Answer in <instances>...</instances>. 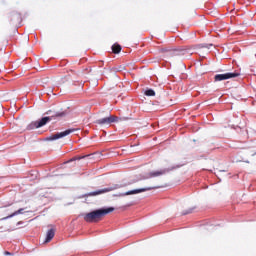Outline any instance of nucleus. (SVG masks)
Returning <instances> with one entry per match:
<instances>
[{
  "mask_svg": "<svg viewBox=\"0 0 256 256\" xmlns=\"http://www.w3.org/2000/svg\"><path fill=\"white\" fill-rule=\"evenodd\" d=\"M113 211H115L114 207L97 209L85 214L84 220L87 221V223H97L101 221L105 215H108V213H113Z\"/></svg>",
  "mask_w": 256,
  "mask_h": 256,
  "instance_id": "f257e3e1",
  "label": "nucleus"
},
{
  "mask_svg": "<svg viewBox=\"0 0 256 256\" xmlns=\"http://www.w3.org/2000/svg\"><path fill=\"white\" fill-rule=\"evenodd\" d=\"M175 168H165L162 170L152 171L150 173H147L143 176V179H153V177H161V175H165L169 173L170 171H173Z\"/></svg>",
  "mask_w": 256,
  "mask_h": 256,
  "instance_id": "f03ea898",
  "label": "nucleus"
},
{
  "mask_svg": "<svg viewBox=\"0 0 256 256\" xmlns=\"http://www.w3.org/2000/svg\"><path fill=\"white\" fill-rule=\"evenodd\" d=\"M74 131L75 129H68L64 132L52 134L50 137L47 138V141H56V139H62V137H67V135H71V133H74Z\"/></svg>",
  "mask_w": 256,
  "mask_h": 256,
  "instance_id": "7ed1b4c3",
  "label": "nucleus"
},
{
  "mask_svg": "<svg viewBox=\"0 0 256 256\" xmlns=\"http://www.w3.org/2000/svg\"><path fill=\"white\" fill-rule=\"evenodd\" d=\"M235 77H239V73L237 72H228L225 74H217L215 75V81H226V79H233Z\"/></svg>",
  "mask_w": 256,
  "mask_h": 256,
  "instance_id": "20e7f679",
  "label": "nucleus"
},
{
  "mask_svg": "<svg viewBox=\"0 0 256 256\" xmlns=\"http://www.w3.org/2000/svg\"><path fill=\"white\" fill-rule=\"evenodd\" d=\"M119 121V118L117 116H109L106 118H101L96 121L98 125H111V123H117Z\"/></svg>",
  "mask_w": 256,
  "mask_h": 256,
  "instance_id": "39448f33",
  "label": "nucleus"
},
{
  "mask_svg": "<svg viewBox=\"0 0 256 256\" xmlns=\"http://www.w3.org/2000/svg\"><path fill=\"white\" fill-rule=\"evenodd\" d=\"M115 189H117L116 186H114V187H109V188H104V189H101V190L92 192V193L88 194V196H89V197H95V196H97V195H103V193H109V192H111V191H115Z\"/></svg>",
  "mask_w": 256,
  "mask_h": 256,
  "instance_id": "423d86ee",
  "label": "nucleus"
},
{
  "mask_svg": "<svg viewBox=\"0 0 256 256\" xmlns=\"http://www.w3.org/2000/svg\"><path fill=\"white\" fill-rule=\"evenodd\" d=\"M152 189H155V187H147V188L131 190V191L126 192L123 195H137V193H145V191H152Z\"/></svg>",
  "mask_w": 256,
  "mask_h": 256,
  "instance_id": "0eeeda50",
  "label": "nucleus"
},
{
  "mask_svg": "<svg viewBox=\"0 0 256 256\" xmlns=\"http://www.w3.org/2000/svg\"><path fill=\"white\" fill-rule=\"evenodd\" d=\"M51 119H53V116L44 117L39 122H35L34 127H36V129H39V127H43V125H47V123H49V121H51Z\"/></svg>",
  "mask_w": 256,
  "mask_h": 256,
  "instance_id": "6e6552de",
  "label": "nucleus"
},
{
  "mask_svg": "<svg viewBox=\"0 0 256 256\" xmlns=\"http://www.w3.org/2000/svg\"><path fill=\"white\" fill-rule=\"evenodd\" d=\"M9 19L13 23H21V14H11L9 16Z\"/></svg>",
  "mask_w": 256,
  "mask_h": 256,
  "instance_id": "1a4fd4ad",
  "label": "nucleus"
},
{
  "mask_svg": "<svg viewBox=\"0 0 256 256\" xmlns=\"http://www.w3.org/2000/svg\"><path fill=\"white\" fill-rule=\"evenodd\" d=\"M53 237H55V231L53 229H50L47 232L45 243H49V241H51V239H53Z\"/></svg>",
  "mask_w": 256,
  "mask_h": 256,
  "instance_id": "9d476101",
  "label": "nucleus"
},
{
  "mask_svg": "<svg viewBox=\"0 0 256 256\" xmlns=\"http://www.w3.org/2000/svg\"><path fill=\"white\" fill-rule=\"evenodd\" d=\"M24 209L20 208L19 210L15 211L14 213H12L11 215L3 218V219H11V217H15V215H21V213H23Z\"/></svg>",
  "mask_w": 256,
  "mask_h": 256,
  "instance_id": "9b49d317",
  "label": "nucleus"
},
{
  "mask_svg": "<svg viewBox=\"0 0 256 256\" xmlns=\"http://www.w3.org/2000/svg\"><path fill=\"white\" fill-rule=\"evenodd\" d=\"M85 157H89V155L75 156L72 159H70L68 163H73V161H81V159H85Z\"/></svg>",
  "mask_w": 256,
  "mask_h": 256,
  "instance_id": "f8f14e48",
  "label": "nucleus"
},
{
  "mask_svg": "<svg viewBox=\"0 0 256 256\" xmlns=\"http://www.w3.org/2000/svg\"><path fill=\"white\" fill-rule=\"evenodd\" d=\"M112 51H113V53H121V45H119V44H114V45L112 46Z\"/></svg>",
  "mask_w": 256,
  "mask_h": 256,
  "instance_id": "ddd939ff",
  "label": "nucleus"
},
{
  "mask_svg": "<svg viewBox=\"0 0 256 256\" xmlns=\"http://www.w3.org/2000/svg\"><path fill=\"white\" fill-rule=\"evenodd\" d=\"M187 53V50L180 49V50H174L173 55H185Z\"/></svg>",
  "mask_w": 256,
  "mask_h": 256,
  "instance_id": "4468645a",
  "label": "nucleus"
},
{
  "mask_svg": "<svg viewBox=\"0 0 256 256\" xmlns=\"http://www.w3.org/2000/svg\"><path fill=\"white\" fill-rule=\"evenodd\" d=\"M145 95L147 97H155V92L153 91V89H148L145 91Z\"/></svg>",
  "mask_w": 256,
  "mask_h": 256,
  "instance_id": "2eb2a0df",
  "label": "nucleus"
},
{
  "mask_svg": "<svg viewBox=\"0 0 256 256\" xmlns=\"http://www.w3.org/2000/svg\"><path fill=\"white\" fill-rule=\"evenodd\" d=\"M55 117H65V112H57Z\"/></svg>",
  "mask_w": 256,
  "mask_h": 256,
  "instance_id": "dca6fc26",
  "label": "nucleus"
},
{
  "mask_svg": "<svg viewBox=\"0 0 256 256\" xmlns=\"http://www.w3.org/2000/svg\"><path fill=\"white\" fill-rule=\"evenodd\" d=\"M4 255H9V256H11V255H13V253H11V252H9V251H5V252H4Z\"/></svg>",
  "mask_w": 256,
  "mask_h": 256,
  "instance_id": "f3484780",
  "label": "nucleus"
}]
</instances>
